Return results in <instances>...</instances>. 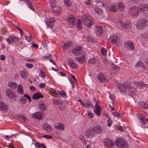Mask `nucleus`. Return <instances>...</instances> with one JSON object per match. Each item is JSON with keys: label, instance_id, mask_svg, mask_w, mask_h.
<instances>
[{"label": "nucleus", "instance_id": "obj_37", "mask_svg": "<svg viewBox=\"0 0 148 148\" xmlns=\"http://www.w3.org/2000/svg\"><path fill=\"white\" fill-rule=\"evenodd\" d=\"M98 79L101 81V82H104L105 81V78L102 74H99L98 75Z\"/></svg>", "mask_w": 148, "mask_h": 148}, {"label": "nucleus", "instance_id": "obj_36", "mask_svg": "<svg viewBox=\"0 0 148 148\" xmlns=\"http://www.w3.org/2000/svg\"><path fill=\"white\" fill-rule=\"evenodd\" d=\"M9 86L12 89H14L17 86L16 83L14 82H10L8 83Z\"/></svg>", "mask_w": 148, "mask_h": 148}, {"label": "nucleus", "instance_id": "obj_18", "mask_svg": "<svg viewBox=\"0 0 148 148\" xmlns=\"http://www.w3.org/2000/svg\"><path fill=\"white\" fill-rule=\"evenodd\" d=\"M109 10L111 12H115L118 10V8L116 5L115 4L110 5L108 7Z\"/></svg>", "mask_w": 148, "mask_h": 148}, {"label": "nucleus", "instance_id": "obj_3", "mask_svg": "<svg viewBox=\"0 0 148 148\" xmlns=\"http://www.w3.org/2000/svg\"><path fill=\"white\" fill-rule=\"evenodd\" d=\"M116 146L120 148H128V145L126 142L121 139H118L115 142Z\"/></svg>", "mask_w": 148, "mask_h": 148}, {"label": "nucleus", "instance_id": "obj_44", "mask_svg": "<svg viewBox=\"0 0 148 148\" xmlns=\"http://www.w3.org/2000/svg\"><path fill=\"white\" fill-rule=\"evenodd\" d=\"M113 114L114 116L117 117H120L123 116V114L120 113L119 112H114Z\"/></svg>", "mask_w": 148, "mask_h": 148}, {"label": "nucleus", "instance_id": "obj_17", "mask_svg": "<svg viewBox=\"0 0 148 148\" xmlns=\"http://www.w3.org/2000/svg\"><path fill=\"white\" fill-rule=\"evenodd\" d=\"M105 145L108 148H111L113 147L114 145V143L112 142L110 139H108L105 142Z\"/></svg>", "mask_w": 148, "mask_h": 148}, {"label": "nucleus", "instance_id": "obj_55", "mask_svg": "<svg viewBox=\"0 0 148 148\" xmlns=\"http://www.w3.org/2000/svg\"><path fill=\"white\" fill-rule=\"evenodd\" d=\"M79 21H80L79 19L78 20V23H77V27L79 29H82V27L81 25V23L79 22Z\"/></svg>", "mask_w": 148, "mask_h": 148}, {"label": "nucleus", "instance_id": "obj_47", "mask_svg": "<svg viewBox=\"0 0 148 148\" xmlns=\"http://www.w3.org/2000/svg\"><path fill=\"white\" fill-rule=\"evenodd\" d=\"M58 92L62 97L64 98L66 97V94L63 91L61 90L60 92Z\"/></svg>", "mask_w": 148, "mask_h": 148}, {"label": "nucleus", "instance_id": "obj_57", "mask_svg": "<svg viewBox=\"0 0 148 148\" xmlns=\"http://www.w3.org/2000/svg\"><path fill=\"white\" fill-rule=\"evenodd\" d=\"M43 136L44 138H46L47 139H51L52 138V136H51L44 135Z\"/></svg>", "mask_w": 148, "mask_h": 148}, {"label": "nucleus", "instance_id": "obj_15", "mask_svg": "<svg viewBox=\"0 0 148 148\" xmlns=\"http://www.w3.org/2000/svg\"><path fill=\"white\" fill-rule=\"evenodd\" d=\"M69 62L70 66L73 68L76 69L77 68V64L71 58H69Z\"/></svg>", "mask_w": 148, "mask_h": 148}, {"label": "nucleus", "instance_id": "obj_39", "mask_svg": "<svg viewBox=\"0 0 148 148\" xmlns=\"http://www.w3.org/2000/svg\"><path fill=\"white\" fill-rule=\"evenodd\" d=\"M97 62L96 58L93 57L90 58L88 61V63L92 64L96 63Z\"/></svg>", "mask_w": 148, "mask_h": 148}, {"label": "nucleus", "instance_id": "obj_63", "mask_svg": "<svg viewBox=\"0 0 148 148\" xmlns=\"http://www.w3.org/2000/svg\"><path fill=\"white\" fill-rule=\"evenodd\" d=\"M143 7L148 11V4L146 3L144 4Z\"/></svg>", "mask_w": 148, "mask_h": 148}, {"label": "nucleus", "instance_id": "obj_51", "mask_svg": "<svg viewBox=\"0 0 148 148\" xmlns=\"http://www.w3.org/2000/svg\"><path fill=\"white\" fill-rule=\"evenodd\" d=\"M112 124V121L110 119H108L107 120V125L108 127H110Z\"/></svg>", "mask_w": 148, "mask_h": 148}, {"label": "nucleus", "instance_id": "obj_12", "mask_svg": "<svg viewBox=\"0 0 148 148\" xmlns=\"http://www.w3.org/2000/svg\"><path fill=\"white\" fill-rule=\"evenodd\" d=\"M44 115L43 112H36L32 114V117L35 119L41 120L42 119V117Z\"/></svg>", "mask_w": 148, "mask_h": 148}, {"label": "nucleus", "instance_id": "obj_35", "mask_svg": "<svg viewBox=\"0 0 148 148\" xmlns=\"http://www.w3.org/2000/svg\"><path fill=\"white\" fill-rule=\"evenodd\" d=\"M139 106H140V107L147 110V108H148V105L145 102H141L140 103H139Z\"/></svg>", "mask_w": 148, "mask_h": 148}, {"label": "nucleus", "instance_id": "obj_58", "mask_svg": "<svg viewBox=\"0 0 148 148\" xmlns=\"http://www.w3.org/2000/svg\"><path fill=\"white\" fill-rule=\"evenodd\" d=\"M143 36L145 38H148V33H145L143 34Z\"/></svg>", "mask_w": 148, "mask_h": 148}, {"label": "nucleus", "instance_id": "obj_43", "mask_svg": "<svg viewBox=\"0 0 148 148\" xmlns=\"http://www.w3.org/2000/svg\"><path fill=\"white\" fill-rule=\"evenodd\" d=\"M135 66L137 68L142 67L143 68V66H144L143 63L141 61H138L136 64Z\"/></svg>", "mask_w": 148, "mask_h": 148}, {"label": "nucleus", "instance_id": "obj_56", "mask_svg": "<svg viewBox=\"0 0 148 148\" xmlns=\"http://www.w3.org/2000/svg\"><path fill=\"white\" fill-rule=\"evenodd\" d=\"M24 97H25L27 98L29 100V103H30L31 101V99L30 97L28 95H24Z\"/></svg>", "mask_w": 148, "mask_h": 148}, {"label": "nucleus", "instance_id": "obj_48", "mask_svg": "<svg viewBox=\"0 0 148 148\" xmlns=\"http://www.w3.org/2000/svg\"><path fill=\"white\" fill-rule=\"evenodd\" d=\"M20 75L22 78L23 79H26V77L25 74V73L23 71H21L20 72Z\"/></svg>", "mask_w": 148, "mask_h": 148}, {"label": "nucleus", "instance_id": "obj_34", "mask_svg": "<svg viewBox=\"0 0 148 148\" xmlns=\"http://www.w3.org/2000/svg\"><path fill=\"white\" fill-rule=\"evenodd\" d=\"M95 101H96V102L94 108L96 110H94V111H101V108L98 104L97 101L95 100Z\"/></svg>", "mask_w": 148, "mask_h": 148}, {"label": "nucleus", "instance_id": "obj_22", "mask_svg": "<svg viewBox=\"0 0 148 148\" xmlns=\"http://www.w3.org/2000/svg\"><path fill=\"white\" fill-rule=\"evenodd\" d=\"M135 85L138 88H141L142 86H147V84H146L144 82H135L134 83Z\"/></svg>", "mask_w": 148, "mask_h": 148}, {"label": "nucleus", "instance_id": "obj_14", "mask_svg": "<svg viewBox=\"0 0 148 148\" xmlns=\"http://www.w3.org/2000/svg\"><path fill=\"white\" fill-rule=\"evenodd\" d=\"M130 13L134 16L137 15L139 14L138 8V7L136 6H134L133 8H130Z\"/></svg>", "mask_w": 148, "mask_h": 148}, {"label": "nucleus", "instance_id": "obj_60", "mask_svg": "<svg viewBox=\"0 0 148 148\" xmlns=\"http://www.w3.org/2000/svg\"><path fill=\"white\" fill-rule=\"evenodd\" d=\"M56 0H49L51 5H55Z\"/></svg>", "mask_w": 148, "mask_h": 148}, {"label": "nucleus", "instance_id": "obj_53", "mask_svg": "<svg viewBox=\"0 0 148 148\" xmlns=\"http://www.w3.org/2000/svg\"><path fill=\"white\" fill-rule=\"evenodd\" d=\"M88 116L91 118H93L94 116V114L91 112H88Z\"/></svg>", "mask_w": 148, "mask_h": 148}, {"label": "nucleus", "instance_id": "obj_30", "mask_svg": "<svg viewBox=\"0 0 148 148\" xmlns=\"http://www.w3.org/2000/svg\"><path fill=\"white\" fill-rule=\"evenodd\" d=\"M71 45V42L70 41H68L64 44V45L62 46V47L63 49L65 50L69 48Z\"/></svg>", "mask_w": 148, "mask_h": 148}, {"label": "nucleus", "instance_id": "obj_9", "mask_svg": "<svg viewBox=\"0 0 148 148\" xmlns=\"http://www.w3.org/2000/svg\"><path fill=\"white\" fill-rule=\"evenodd\" d=\"M71 51L74 55L76 56H78L79 54L83 55L84 53L82 51V48L80 47H77L73 49Z\"/></svg>", "mask_w": 148, "mask_h": 148}, {"label": "nucleus", "instance_id": "obj_13", "mask_svg": "<svg viewBox=\"0 0 148 148\" xmlns=\"http://www.w3.org/2000/svg\"><path fill=\"white\" fill-rule=\"evenodd\" d=\"M8 42L10 44L11 42H16L18 41V39L15 36H10L6 39Z\"/></svg>", "mask_w": 148, "mask_h": 148}, {"label": "nucleus", "instance_id": "obj_46", "mask_svg": "<svg viewBox=\"0 0 148 148\" xmlns=\"http://www.w3.org/2000/svg\"><path fill=\"white\" fill-rule=\"evenodd\" d=\"M135 88H133V87L131 88L130 85L129 87H128V89L129 92L130 93V94L131 95H132V93L134 92L135 91Z\"/></svg>", "mask_w": 148, "mask_h": 148}, {"label": "nucleus", "instance_id": "obj_11", "mask_svg": "<svg viewBox=\"0 0 148 148\" xmlns=\"http://www.w3.org/2000/svg\"><path fill=\"white\" fill-rule=\"evenodd\" d=\"M109 40L112 44L114 45L116 44L120 40L119 37L116 35H114L110 36L109 38Z\"/></svg>", "mask_w": 148, "mask_h": 148}, {"label": "nucleus", "instance_id": "obj_10", "mask_svg": "<svg viewBox=\"0 0 148 148\" xmlns=\"http://www.w3.org/2000/svg\"><path fill=\"white\" fill-rule=\"evenodd\" d=\"M124 46L126 49L128 50H134L135 49L133 43L131 41H127L124 43Z\"/></svg>", "mask_w": 148, "mask_h": 148}, {"label": "nucleus", "instance_id": "obj_23", "mask_svg": "<svg viewBox=\"0 0 148 148\" xmlns=\"http://www.w3.org/2000/svg\"><path fill=\"white\" fill-rule=\"evenodd\" d=\"M54 127L60 130H63L64 128V125L59 123H57L55 125Z\"/></svg>", "mask_w": 148, "mask_h": 148}, {"label": "nucleus", "instance_id": "obj_7", "mask_svg": "<svg viewBox=\"0 0 148 148\" xmlns=\"http://www.w3.org/2000/svg\"><path fill=\"white\" fill-rule=\"evenodd\" d=\"M5 92L7 96L11 99H15L16 98L15 93L11 89H7L5 90Z\"/></svg>", "mask_w": 148, "mask_h": 148}, {"label": "nucleus", "instance_id": "obj_59", "mask_svg": "<svg viewBox=\"0 0 148 148\" xmlns=\"http://www.w3.org/2000/svg\"><path fill=\"white\" fill-rule=\"evenodd\" d=\"M109 97L111 99L112 101H114L115 97L114 95H110Z\"/></svg>", "mask_w": 148, "mask_h": 148}, {"label": "nucleus", "instance_id": "obj_5", "mask_svg": "<svg viewBox=\"0 0 148 148\" xmlns=\"http://www.w3.org/2000/svg\"><path fill=\"white\" fill-rule=\"evenodd\" d=\"M81 19L85 25L88 28H90L93 23L92 20L88 18V17L85 15H84L82 16Z\"/></svg>", "mask_w": 148, "mask_h": 148}, {"label": "nucleus", "instance_id": "obj_25", "mask_svg": "<svg viewBox=\"0 0 148 148\" xmlns=\"http://www.w3.org/2000/svg\"><path fill=\"white\" fill-rule=\"evenodd\" d=\"M0 110H8V107L6 104L1 101H0Z\"/></svg>", "mask_w": 148, "mask_h": 148}, {"label": "nucleus", "instance_id": "obj_49", "mask_svg": "<svg viewBox=\"0 0 148 148\" xmlns=\"http://www.w3.org/2000/svg\"><path fill=\"white\" fill-rule=\"evenodd\" d=\"M138 1V0H130L128 3L129 5H131L137 3Z\"/></svg>", "mask_w": 148, "mask_h": 148}, {"label": "nucleus", "instance_id": "obj_16", "mask_svg": "<svg viewBox=\"0 0 148 148\" xmlns=\"http://www.w3.org/2000/svg\"><path fill=\"white\" fill-rule=\"evenodd\" d=\"M94 132L97 134L101 133L102 131V129L101 126L99 125H96L92 127Z\"/></svg>", "mask_w": 148, "mask_h": 148}, {"label": "nucleus", "instance_id": "obj_21", "mask_svg": "<svg viewBox=\"0 0 148 148\" xmlns=\"http://www.w3.org/2000/svg\"><path fill=\"white\" fill-rule=\"evenodd\" d=\"M84 53L81 55V57H77L75 58V60L80 63H84L85 62Z\"/></svg>", "mask_w": 148, "mask_h": 148}, {"label": "nucleus", "instance_id": "obj_64", "mask_svg": "<svg viewBox=\"0 0 148 148\" xmlns=\"http://www.w3.org/2000/svg\"><path fill=\"white\" fill-rule=\"evenodd\" d=\"M35 145L36 147H37L38 148H41V144H40L37 143L35 144Z\"/></svg>", "mask_w": 148, "mask_h": 148}, {"label": "nucleus", "instance_id": "obj_54", "mask_svg": "<svg viewBox=\"0 0 148 148\" xmlns=\"http://www.w3.org/2000/svg\"><path fill=\"white\" fill-rule=\"evenodd\" d=\"M26 66L27 68L31 69L33 68V64H30L27 63Z\"/></svg>", "mask_w": 148, "mask_h": 148}, {"label": "nucleus", "instance_id": "obj_20", "mask_svg": "<svg viewBox=\"0 0 148 148\" xmlns=\"http://www.w3.org/2000/svg\"><path fill=\"white\" fill-rule=\"evenodd\" d=\"M54 19L53 18H50L48 20L47 25L48 26V28H51L52 27L53 23L55 22Z\"/></svg>", "mask_w": 148, "mask_h": 148}, {"label": "nucleus", "instance_id": "obj_62", "mask_svg": "<svg viewBox=\"0 0 148 148\" xmlns=\"http://www.w3.org/2000/svg\"><path fill=\"white\" fill-rule=\"evenodd\" d=\"M25 39L26 40L30 42L31 41V37L30 36V37H29L28 36H26L25 37Z\"/></svg>", "mask_w": 148, "mask_h": 148}, {"label": "nucleus", "instance_id": "obj_2", "mask_svg": "<svg viewBox=\"0 0 148 148\" xmlns=\"http://www.w3.org/2000/svg\"><path fill=\"white\" fill-rule=\"evenodd\" d=\"M118 23L120 25V27L122 28L125 29H130L132 26V25L129 21H126L125 22L122 20L119 21Z\"/></svg>", "mask_w": 148, "mask_h": 148}, {"label": "nucleus", "instance_id": "obj_31", "mask_svg": "<svg viewBox=\"0 0 148 148\" xmlns=\"http://www.w3.org/2000/svg\"><path fill=\"white\" fill-rule=\"evenodd\" d=\"M82 38L84 39V41H87L91 43H93L94 42V40L91 37L89 36L86 37L85 36H83Z\"/></svg>", "mask_w": 148, "mask_h": 148}, {"label": "nucleus", "instance_id": "obj_40", "mask_svg": "<svg viewBox=\"0 0 148 148\" xmlns=\"http://www.w3.org/2000/svg\"><path fill=\"white\" fill-rule=\"evenodd\" d=\"M20 102L22 104H25L27 102L26 98L25 97H24V95L20 97Z\"/></svg>", "mask_w": 148, "mask_h": 148}, {"label": "nucleus", "instance_id": "obj_8", "mask_svg": "<svg viewBox=\"0 0 148 148\" xmlns=\"http://www.w3.org/2000/svg\"><path fill=\"white\" fill-rule=\"evenodd\" d=\"M66 20L69 24L72 25H75L77 23L76 18L75 16L72 15H68Z\"/></svg>", "mask_w": 148, "mask_h": 148}, {"label": "nucleus", "instance_id": "obj_6", "mask_svg": "<svg viewBox=\"0 0 148 148\" xmlns=\"http://www.w3.org/2000/svg\"><path fill=\"white\" fill-rule=\"evenodd\" d=\"M95 134L92 128L90 127L86 130V136L88 138H92L95 136Z\"/></svg>", "mask_w": 148, "mask_h": 148}, {"label": "nucleus", "instance_id": "obj_29", "mask_svg": "<svg viewBox=\"0 0 148 148\" xmlns=\"http://www.w3.org/2000/svg\"><path fill=\"white\" fill-rule=\"evenodd\" d=\"M83 106L87 108H89L90 107L93 108L94 106L92 103L91 102L88 100L86 103L83 104Z\"/></svg>", "mask_w": 148, "mask_h": 148}, {"label": "nucleus", "instance_id": "obj_61", "mask_svg": "<svg viewBox=\"0 0 148 148\" xmlns=\"http://www.w3.org/2000/svg\"><path fill=\"white\" fill-rule=\"evenodd\" d=\"M45 84L44 83H41L39 84V86L42 88H44L45 86Z\"/></svg>", "mask_w": 148, "mask_h": 148}, {"label": "nucleus", "instance_id": "obj_1", "mask_svg": "<svg viewBox=\"0 0 148 148\" xmlns=\"http://www.w3.org/2000/svg\"><path fill=\"white\" fill-rule=\"evenodd\" d=\"M148 25V21L145 18H142L138 21L137 28L138 29H142Z\"/></svg>", "mask_w": 148, "mask_h": 148}, {"label": "nucleus", "instance_id": "obj_38", "mask_svg": "<svg viewBox=\"0 0 148 148\" xmlns=\"http://www.w3.org/2000/svg\"><path fill=\"white\" fill-rule=\"evenodd\" d=\"M25 2L27 4V6L32 10L34 11V8L33 7L32 4L31 2H30L29 0H25Z\"/></svg>", "mask_w": 148, "mask_h": 148}, {"label": "nucleus", "instance_id": "obj_24", "mask_svg": "<svg viewBox=\"0 0 148 148\" xmlns=\"http://www.w3.org/2000/svg\"><path fill=\"white\" fill-rule=\"evenodd\" d=\"M39 108L42 111L46 110V108L44 103L42 101H40L39 102Z\"/></svg>", "mask_w": 148, "mask_h": 148}, {"label": "nucleus", "instance_id": "obj_42", "mask_svg": "<svg viewBox=\"0 0 148 148\" xmlns=\"http://www.w3.org/2000/svg\"><path fill=\"white\" fill-rule=\"evenodd\" d=\"M94 9L96 13L97 14H100L102 12V9L99 7H95Z\"/></svg>", "mask_w": 148, "mask_h": 148}, {"label": "nucleus", "instance_id": "obj_32", "mask_svg": "<svg viewBox=\"0 0 148 148\" xmlns=\"http://www.w3.org/2000/svg\"><path fill=\"white\" fill-rule=\"evenodd\" d=\"M103 31V28L101 27H100L96 28L95 32L97 35H99L101 34Z\"/></svg>", "mask_w": 148, "mask_h": 148}, {"label": "nucleus", "instance_id": "obj_19", "mask_svg": "<svg viewBox=\"0 0 148 148\" xmlns=\"http://www.w3.org/2000/svg\"><path fill=\"white\" fill-rule=\"evenodd\" d=\"M55 5H52L51 7L52 8L53 11L54 13H58L60 11L61 8L59 6H56Z\"/></svg>", "mask_w": 148, "mask_h": 148}, {"label": "nucleus", "instance_id": "obj_45", "mask_svg": "<svg viewBox=\"0 0 148 148\" xmlns=\"http://www.w3.org/2000/svg\"><path fill=\"white\" fill-rule=\"evenodd\" d=\"M140 114H138V116H140ZM140 116H141L140 117L139 119H140L141 122L142 123H143V124H145V123H146V119H145L144 118L143 115H142V116H141V115Z\"/></svg>", "mask_w": 148, "mask_h": 148}, {"label": "nucleus", "instance_id": "obj_41", "mask_svg": "<svg viewBox=\"0 0 148 148\" xmlns=\"http://www.w3.org/2000/svg\"><path fill=\"white\" fill-rule=\"evenodd\" d=\"M64 5L67 7L71 5L72 3L70 0H64Z\"/></svg>", "mask_w": 148, "mask_h": 148}, {"label": "nucleus", "instance_id": "obj_33", "mask_svg": "<svg viewBox=\"0 0 148 148\" xmlns=\"http://www.w3.org/2000/svg\"><path fill=\"white\" fill-rule=\"evenodd\" d=\"M117 6L121 11H123L125 8L124 4L122 2H119L117 3Z\"/></svg>", "mask_w": 148, "mask_h": 148}, {"label": "nucleus", "instance_id": "obj_28", "mask_svg": "<svg viewBox=\"0 0 148 148\" xmlns=\"http://www.w3.org/2000/svg\"><path fill=\"white\" fill-rule=\"evenodd\" d=\"M17 92L19 94L23 95L24 92L23 87L21 84H19L17 88Z\"/></svg>", "mask_w": 148, "mask_h": 148}, {"label": "nucleus", "instance_id": "obj_52", "mask_svg": "<svg viewBox=\"0 0 148 148\" xmlns=\"http://www.w3.org/2000/svg\"><path fill=\"white\" fill-rule=\"evenodd\" d=\"M101 53L103 55H106V51L104 48H102L101 49Z\"/></svg>", "mask_w": 148, "mask_h": 148}, {"label": "nucleus", "instance_id": "obj_50", "mask_svg": "<svg viewBox=\"0 0 148 148\" xmlns=\"http://www.w3.org/2000/svg\"><path fill=\"white\" fill-rule=\"evenodd\" d=\"M52 101L53 103L55 104H61L60 101L58 99H53Z\"/></svg>", "mask_w": 148, "mask_h": 148}, {"label": "nucleus", "instance_id": "obj_4", "mask_svg": "<svg viewBox=\"0 0 148 148\" xmlns=\"http://www.w3.org/2000/svg\"><path fill=\"white\" fill-rule=\"evenodd\" d=\"M117 88L120 91L125 92L128 91L129 85L127 84V82H125L123 84L118 83L116 85Z\"/></svg>", "mask_w": 148, "mask_h": 148}, {"label": "nucleus", "instance_id": "obj_26", "mask_svg": "<svg viewBox=\"0 0 148 148\" xmlns=\"http://www.w3.org/2000/svg\"><path fill=\"white\" fill-rule=\"evenodd\" d=\"M43 95L39 93H36L34 94L32 96L33 99H37L40 98H43Z\"/></svg>", "mask_w": 148, "mask_h": 148}, {"label": "nucleus", "instance_id": "obj_27", "mask_svg": "<svg viewBox=\"0 0 148 148\" xmlns=\"http://www.w3.org/2000/svg\"><path fill=\"white\" fill-rule=\"evenodd\" d=\"M43 128L47 132H49L52 130L51 126L47 123L44 124L42 125Z\"/></svg>", "mask_w": 148, "mask_h": 148}]
</instances>
